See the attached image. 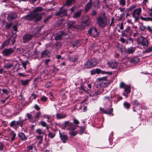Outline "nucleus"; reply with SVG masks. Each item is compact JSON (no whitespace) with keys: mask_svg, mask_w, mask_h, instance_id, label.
Here are the masks:
<instances>
[{"mask_svg":"<svg viewBox=\"0 0 152 152\" xmlns=\"http://www.w3.org/2000/svg\"><path fill=\"white\" fill-rule=\"evenodd\" d=\"M25 18L29 21L35 19L34 22H36L40 21L42 18V15L40 13H31L28 14L25 16Z\"/></svg>","mask_w":152,"mask_h":152,"instance_id":"nucleus-1","label":"nucleus"},{"mask_svg":"<svg viewBox=\"0 0 152 152\" xmlns=\"http://www.w3.org/2000/svg\"><path fill=\"white\" fill-rule=\"evenodd\" d=\"M62 129H65L66 128L67 130L73 131L76 129L77 127H79V126L75 125L73 123L67 121H65L64 123L62 125Z\"/></svg>","mask_w":152,"mask_h":152,"instance_id":"nucleus-2","label":"nucleus"},{"mask_svg":"<svg viewBox=\"0 0 152 152\" xmlns=\"http://www.w3.org/2000/svg\"><path fill=\"white\" fill-rule=\"evenodd\" d=\"M121 88L124 89V91L123 93V95L126 97H128V94L130 92V86L126 85L125 83L122 82L120 85Z\"/></svg>","mask_w":152,"mask_h":152,"instance_id":"nucleus-3","label":"nucleus"},{"mask_svg":"<svg viewBox=\"0 0 152 152\" xmlns=\"http://www.w3.org/2000/svg\"><path fill=\"white\" fill-rule=\"evenodd\" d=\"M137 41L138 44H140L143 46H148V41L146 38L142 36L139 37L137 39Z\"/></svg>","mask_w":152,"mask_h":152,"instance_id":"nucleus-4","label":"nucleus"},{"mask_svg":"<svg viewBox=\"0 0 152 152\" xmlns=\"http://www.w3.org/2000/svg\"><path fill=\"white\" fill-rule=\"evenodd\" d=\"M36 34H31L27 33L24 35L22 38L23 42L26 43L31 41L34 37L36 36Z\"/></svg>","mask_w":152,"mask_h":152,"instance_id":"nucleus-5","label":"nucleus"},{"mask_svg":"<svg viewBox=\"0 0 152 152\" xmlns=\"http://www.w3.org/2000/svg\"><path fill=\"white\" fill-rule=\"evenodd\" d=\"M97 64V61L96 58H93L91 60L88 61L85 64L86 68H90L95 66Z\"/></svg>","mask_w":152,"mask_h":152,"instance_id":"nucleus-6","label":"nucleus"},{"mask_svg":"<svg viewBox=\"0 0 152 152\" xmlns=\"http://www.w3.org/2000/svg\"><path fill=\"white\" fill-rule=\"evenodd\" d=\"M15 49V47L13 48L5 49L2 51V53L4 56H9L12 53H14Z\"/></svg>","mask_w":152,"mask_h":152,"instance_id":"nucleus-7","label":"nucleus"},{"mask_svg":"<svg viewBox=\"0 0 152 152\" xmlns=\"http://www.w3.org/2000/svg\"><path fill=\"white\" fill-rule=\"evenodd\" d=\"M97 22L100 26L103 27H104L107 24L106 19L104 16L99 17L97 19Z\"/></svg>","mask_w":152,"mask_h":152,"instance_id":"nucleus-8","label":"nucleus"},{"mask_svg":"<svg viewBox=\"0 0 152 152\" xmlns=\"http://www.w3.org/2000/svg\"><path fill=\"white\" fill-rule=\"evenodd\" d=\"M132 30L130 27L128 26L125 30L123 31L121 35L122 37H130L132 35Z\"/></svg>","mask_w":152,"mask_h":152,"instance_id":"nucleus-9","label":"nucleus"},{"mask_svg":"<svg viewBox=\"0 0 152 152\" xmlns=\"http://www.w3.org/2000/svg\"><path fill=\"white\" fill-rule=\"evenodd\" d=\"M88 33L90 36L94 37L99 35V32L95 28L92 27L88 31Z\"/></svg>","mask_w":152,"mask_h":152,"instance_id":"nucleus-10","label":"nucleus"},{"mask_svg":"<svg viewBox=\"0 0 152 152\" xmlns=\"http://www.w3.org/2000/svg\"><path fill=\"white\" fill-rule=\"evenodd\" d=\"M67 10L66 9H64L63 7H61L60 10L55 13L56 16L62 17L66 15Z\"/></svg>","mask_w":152,"mask_h":152,"instance_id":"nucleus-11","label":"nucleus"},{"mask_svg":"<svg viewBox=\"0 0 152 152\" xmlns=\"http://www.w3.org/2000/svg\"><path fill=\"white\" fill-rule=\"evenodd\" d=\"M90 24V20L89 18L81 22L80 25H78L79 30L83 29L85 27L89 26Z\"/></svg>","mask_w":152,"mask_h":152,"instance_id":"nucleus-12","label":"nucleus"},{"mask_svg":"<svg viewBox=\"0 0 152 152\" xmlns=\"http://www.w3.org/2000/svg\"><path fill=\"white\" fill-rule=\"evenodd\" d=\"M75 22L70 21L67 23V27L68 29H73L79 30L78 25H75Z\"/></svg>","mask_w":152,"mask_h":152,"instance_id":"nucleus-13","label":"nucleus"},{"mask_svg":"<svg viewBox=\"0 0 152 152\" xmlns=\"http://www.w3.org/2000/svg\"><path fill=\"white\" fill-rule=\"evenodd\" d=\"M99 110L101 112H100V113H105L109 115H111V114L112 115H113V108L107 109L106 110H105L104 108L100 107L99 108Z\"/></svg>","mask_w":152,"mask_h":152,"instance_id":"nucleus-14","label":"nucleus"},{"mask_svg":"<svg viewBox=\"0 0 152 152\" xmlns=\"http://www.w3.org/2000/svg\"><path fill=\"white\" fill-rule=\"evenodd\" d=\"M67 33L64 31H61L60 33L57 34L54 37V39L56 41L61 40L62 37L67 35Z\"/></svg>","mask_w":152,"mask_h":152,"instance_id":"nucleus-15","label":"nucleus"},{"mask_svg":"<svg viewBox=\"0 0 152 152\" xmlns=\"http://www.w3.org/2000/svg\"><path fill=\"white\" fill-rule=\"evenodd\" d=\"M17 17L18 16L16 13L12 12L8 14L7 19L8 21H11L16 19Z\"/></svg>","mask_w":152,"mask_h":152,"instance_id":"nucleus-16","label":"nucleus"},{"mask_svg":"<svg viewBox=\"0 0 152 152\" xmlns=\"http://www.w3.org/2000/svg\"><path fill=\"white\" fill-rule=\"evenodd\" d=\"M95 72L96 73L99 74L101 73L102 74H106L107 75H112L113 73L111 72H105V71L101 70L99 69H95Z\"/></svg>","mask_w":152,"mask_h":152,"instance_id":"nucleus-17","label":"nucleus"},{"mask_svg":"<svg viewBox=\"0 0 152 152\" xmlns=\"http://www.w3.org/2000/svg\"><path fill=\"white\" fill-rule=\"evenodd\" d=\"M59 135L62 142L64 143L66 142V141L68 140L67 136L66 135L61 134L60 132L59 133Z\"/></svg>","mask_w":152,"mask_h":152,"instance_id":"nucleus-18","label":"nucleus"},{"mask_svg":"<svg viewBox=\"0 0 152 152\" xmlns=\"http://www.w3.org/2000/svg\"><path fill=\"white\" fill-rule=\"evenodd\" d=\"M92 4V0H90L89 2L86 4L85 7V11L86 12H87L91 8Z\"/></svg>","mask_w":152,"mask_h":152,"instance_id":"nucleus-19","label":"nucleus"},{"mask_svg":"<svg viewBox=\"0 0 152 152\" xmlns=\"http://www.w3.org/2000/svg\"><path fill=\"white\" fill-rule=\"evenodd\" d=\"M107 64L109 67L113 69L115 68L117 66V63L116 61H112L108 62Z\"/></svg>","mask_w":152,"mask_h":152,"instance_id":"nucleus-20","label":"nucleus"},{"mask_svg":"<svg viewBox=\"0 0 152 152\" xmlns=\"http://www.w3.org/2000/svg\"><path fill=\"white\" fill-rule=\"evenodd\" d=\"M141 11V9L140 8L135 9L134 10L132 14V17L134 18L135 14H137V15H139Z\"/></svg>","mask_w":152,"mask_h":152,"instance_id":"nucleus-21","label":"nucleus"},{"mask_svg":"<svg viewBox=\"0 0 152 152\" xmlns=\"http://www.w3.org/2000/svg\"><path fill=\"white\" fill-rule=\"evenodd\" d=\"M50 55V53L48 50H44L41 52V56L42 57L46 58L48 57Z\"/></svg>","mask_w":152,"mask_h":152,"instance_id":"nucleus-22","label":"nucleus"},{"mask_svg":"<svg viewBox=\"0 0 152 152\" xmlns=\"http://www.w3.org/2000/svg\"><path fill=\"white\" fill-rule=\"evenodd\" d=\"M82 12V11L81 10H77V12H75L74 14V18H75L79 17L81 15Z\"/></svg>","mask_w":152,"mask_h":152,"instance_id":"nucleus-23","label":"nucleus"},{"mask_svg":"<svg viewBox=\"0 0 152 152\" xmlns=\"http://www.w3.org/2000/svg\"><path fill=\"white\" fill-rule=\"evenodd\" d=\"M135 47H131L127 49V52L129 54H132L135 51Z\"/></svg>","mask_w":152,"mask_h":152,"instance_id":"nucleus-24","label":"nucleus"},{"mask_svg":"<svg viewBox=\"0 0 152 152\" xmlns=\"http://www.w3.org/2000/svg\"><path fill=\"white\" fill-rule=\"evenodd\" d=\"M18 135L20 138L22 140H25L27 139L26 137L25 136L24 134L23 133H19Z\"/></svg>","mask_w":152,"mask_h":152,"instance_id":"nucleus-25","label":"nucleus"},{"mask_svg":"<svg viewBox=\"0 0 152 152\" xmlns=\"http://www.w3.org/2000/svg\"><path fill=\"white\" fill-rule=\"evenodd\" d=\"M57 118L58 119H61L62 118H65L66 116V115L65 114H62L61 113H58L56 115Z\"/></svg>","mask_w":152,"mask_h":152,"instance_id":"nucleus-26","label":"nucleus"},{"mask_svg":"<svg viewBox=\"0 0 152 152\" xmlns=\"http://www.w3.org/2000/svg\"><path fill=\"white\" fill-rule=\"evenodd\" d=\"M75 0H67L66 3L64 4V6H70L75 2Z\"/></svg>","mask_w":152,"mask_h":152,"instance_id":"nucleus-27","label":"nucleus"},{"mask_svg":"<svg viewBox=\"0 0 152 152\" xmlns=\"http://www.w3.org/2000/svg\"><path fill=\"white\" fill-rule=\"evenodd\" d=\"M16 134L13 131H12L10 133V136L12 142L15 139Z\"/></svg>","mask_w":152,"mask_h":152,"instance_id":"nucleus-28","label":"nucleus"},{"mask_svg":"<svg viewBox=\"0 0 152 152\" xmlns=\"http://www.w3.org/2000/svg\"><path fill=\"white\" fill-rule=\"evenodd\" d=\"M30 80L29 79H26V80H21L20 82L22 84V85L25 86L27 85L29 83Z\"/></svg>","mask_w":152,"mask_h":152,"instance_id":"nucleus-29","label":"nucleus"},{"mask_svg":"<svg viewBox=\"0 0 152 152\" xmlns=\"http://www.w3.org/2000/svg\"><path fill=\"white\" fill-rule=\"evenodd\" d=\"M110 82H102L100 83V85L102 87H107L110 84Z\"/></svg>","mask_w":152,"mask_h":152,"instance_id":"nucleus-30","label":"nucleus"},{"mask_svg":"<svg viewBox=\"0 0 152 152\" xmlns=\"http://www.w3.org/2000/svg\"><path fill=\"white\" fill-rule=\"evenodd\" d=\"M61 44L60 42H57L53 45V47L56 49H59Z\"/></svg>","mask_w":152,"mask_h":152,"instance_id":"nucleus-31","label":"nucleus"},{"mask_svg":"<svg viewBox=\"0 0 152 152\" xmlns=\"http://www.w3.org/2000/svg\"><path fill=\"white\" fill-rule=\"evenodd\" d=\"M140 61V58H135L132 59L130 61V62L132 63H133L134 64H136Z\"/></svg>","mask_w":152,"mask_h":152,"instance_id":"nucleus-32","label":"nucleus"},{"mask_svg":"<svg viewBox=\"0 0 152 152\" xmlns=\"http://www.w3.org/2000/svg\"><path fill=\"white\" fill-rule=\"evenodd\" d=\"M13 66V64L12 63H11L9 64H6L4 65L3 67L5 69H9L11 68Z\"/></svg>","mask_w":152,"mask_h":152,"instance_id":"nucleus-33","label":"nucleus"},{"mask_svg":"<svg viewBox=\"0 0 152 152\" xmlns=\"http://www.w3.org/2000/svg\"><path fill=\"white\" fill-rule=\"evenodd\" d=\"M77 59V58L76 56H72L69 57V60L72 61H75Z\"/></svg>","mask_w":152,"mask_h":152,"instance_id":"nucleus-34","label":"nucleus"},{"mask_svg":"<svg viewBox=\"0 0 152 152\" xmlns=\"http://www.w3.org/2000/svg\"><path fill=\"white\" fill-rule=\"evenodd\" d=\"M10 39H8L5 41L2 44V46L3 47L7 46L9 45L10 43Z\"/></svg>","mask_w":152,"mask_h":152,"instance_id":"nucleus-35","label":"nucleus"},{"mask_svg":"<svg viewBox=\"0 0 152 152\" xmlns=\"http://www.w3.org/2000/svg\"><path fill=\"white\" fill-rule=\"evenodd\" d=\"M43 8L41 7H38L35 8L33 10L34 13H37V12L41 11Z\"/></svg>","mask_w":152,"mask_h":152,"instance_id":"nucleus-36","label":"nucleus"},{"mask_svg":"<svg viewBox=\"0 0 152 152\" xmlns=\"http://www.w3.org/2000/svg\"><path fill=\"white\" fill-rule=\"evenodd\" d=\"M140 19L143 20L145 21H152V19L151 17L144 18L142 17H140Z\"/></svg>","mask_w":152,"mask_h":152,"instance_id":"nucleus-37","label":"nucleus"},{"mask_svg":"<svg viewBox=\"0 0 152 152\" xmlns=\"http://www.w3.org/2000/svg\"><path fill=\"white\" fill-rule=\"evenodd\" d=\"M26 115L28 117V119L29 121H31L32 123H34V122L32 121V115L31 114L29 113H27Z\"/></svg>","mask_w":152,"mask_h":152,"instance_id":"nucleus-38","label":"nucleus"},{"mask_svg":"<svg viewBox=\"0 0 152 152\" xmlns=\"http://www.w3.org/2000/svg\"><path fill=\"white\" fill-rule=\"evenodd\" d=\"M152 51V47H150L148 48L146 50L144 51L143 52V53H149Z\"/></svg>","mask_w":152,"mask_h":152,"instance_id":"nucleus-39","label":"nucleus"},{"mask_svg":"<svg viewBox=\"0 0 152 152\" xmlns=\"http://www.w3.org/2000/svg\"><path fill=\"white\" fill-rule=\"evenodd\" d=\"M36 131V132L39 134H44V132L43 131H42V130L40 129H37Z\"/></svg>","mask_w":152,"mask_h":152,"instance_id":"nucleus-40","label":"nucleus"},{"mask_svg":"<svg viewBox=\"0 0 152 152\" xmlns=\"http://www.w3.org/2000/svg\"><path fill=\"white\" fill-rule=\"evenodd\" d=\"M85 130V126H80V134H82L84 132Z\"/></svg>","mask_w":152,"mask_h":152,"instance_id":"nucleus-41","label":"nucleus"},{"mask_svg":"<svg viewBox=\"0 0 152 152\" xmlns=\"http://www.w3.org/2000/svg\"><path fill=\"white\" fill-rule=\"evenodd\" d=\"M52 18V16L51 15L47 17L44 20V22L46 23L49 20Z\"/></svg>","mask_w":152,"mask_h":152,"instance_id":"nucleus-42","label":"nucleus"},{"mask_svg":"<svg viewBox=\"0 0 152 152\" xmlns=\"http://www.w3.org/2000/svg\"><path fill=\"white\" fill-rule=\"evenodd\" d=\"M107 78L106 77H104L101 78H97V80L99 81H101L102 80H107Z\"/></svg>","mask_w":152,"mask_h":152,"instance_id":"nucleus-43","label":"nucleus"},{"mask_svg":"<svg viewBox=\"0 0 152 152\" xmlns=\"http://www.w3.org/2000/svg\"><path fill=\"white\" fill-rule=\"evenodd\" d=\"M21 117H19L18 121H17V122L16 123V125H15L16 128H17L19 126V124H20V121L21 120Z\"/></svg>","mask_w":152,"mask_h":152,"instance_id":"nucleus-44","label":"nucleus"},{"mask_svg":"<svg viewBox=\"0 0 152 152\" xmlns=\"http://www.w3.org/2000/svg\"><path fill=\"white\" fill-rule=\"evenodd\" d=\"M16 37H10V41H12V45H13L14 43V42H15L16 41V40H15V38H16Z\"/></svg>","mask_w":152,"mask_h":152,"instance_id":"nucleus-45","label":"nucleus"},{"mask_svg":"<svg viewBox=\"0 0 152 152\" xmlns=\"http://www.w3.org/2000/svg\"><path fill=\"white\" fill-rule=\"evenodd\" d=\"M120 40L123 43H126V44H127L128 42L127 40H126L124 38L121 37L120 39Z\"/></svg>","mask_w":152,"mask_h":152,"instance_id":"nucleus-46","label":"nucleus"},{"mask_svg":"<svg viewBox=\"0 0 152 152\" xmlns=\"http://www.w3.org/2000/svg\"><path fill=\"white\" fill-rule=\"evenodd\" d=\"M16 122L15 121H13L11 122L10 124V126L11 127H13L14 128H15Z\"/></svg>","mask_w":152,"mask_h":152,"instance_id":"nucleus-47","label":"nucleus"},{"mask_svg":"<svg viewBox=\"0 0 152 152\" xmlns=\"http://www.w3.org/2000/svg\"><path fill=\"white\" fill-rule=\"evenodd\" d=\"M52 85V83L50 82H47L45 85V86L47 88H48L49 87L51 86Z\"/></svg>","mask_w":152,"mask_h":152,"instance_id":"nucleus-48","label":"nucleus"},{"mask_svg":"<svg viewBox=\"0 0 152 152\" xmlns=\"http://www.w3.org/2000/svg\"><path fill=\"white\" fill-rule=\"evenodd\" d=\"M12 25V22H11L9 23H7L5 26V27L7 28H9Z\"/></svg>","mask_w":152,"mask_h":152,"instance_id":"nucleus-49","label":"nucleus"},{"mask_svg":"<svg viewBox=\"0 0 152 152\" xmlns=\"http://www.w3.org/2000/svg\"><path fill=\"white\" fill-rule=\"evenodd\" d=\"M55 136V134H53L52 132H50L48 133V137L51 138H53Z\"/></svg>","mask_w":152,"mask_h":152,"instance_id":"nucleus-50","label":"nucleus"},{"mask_svg":"<svg viewBox=\"0 0 152 152\" xmlns=\"http://www.w3.org/2000/svg\"><path fill=\"white\" fill-rule=\"evenodd\" d=\"M124 106L127 109H129L130 106L129 104L127 102H125L124 103Z\"/></svg>","mask_w":152,"mask_h":152,"instance_id":"nucleus-51","label":"nucleus"},{"mask_svg":"<svg viewBox=\"0 0 152 152\" xmlns=\"http://www.w3.org/2000/svg\"><path fill=\"white\" fill-rule=\"evenodd\" d=\"M140 28L141 31H143L145 29V28L144 26L142 24H140Z\"/></svg>","mask_w":152,"mask_h":152,"instance_id":"nucleus-52","label":"nucleus"},{"mask_svg":"<svg viewBox=\"0 0 152 152\" xmlns=\"http://www.w3.org/2000/svg\"><path fill=\"white\" fill-rule=\"evenodd\" d=\"M18 25L17 24H15V25L13 26L12 27V28L13 29V31H18V28L17 26Z\"/></svg>","mask_w":152,"mask_h":152,"instance_id":"nucleus-53","label":"nucleus"},{"mask_svg":"<svg viewBox=\"0 0 152 152\" xmlns=\"http://www.w3.org/2000/svg\"><path fill=\"white\" fill-rule=\"evenodd\" d=\"M120 3L121 5L124 6L126 4V1L125 0H120Z\"/></svg>","mask_w":152,"mask_h":152,"instance_id":"nucleus-54","label":"nucleus"},{"mask_svg":"<svg viewBox=\"0 0 152 152\" xmlns=\"http://www.w3.org/2000/svg\"><path fill=\"white\" fill-rule=\"evenodd\" d=\"M41 99L42 101L45 102L47 101V98L45 96H43L41 98Z\"/></svg>","mask_w":152,"mask_h":152,"instance_id":"nucleus-55","label":"nucleus"},{"mask_svg":"<svg viewBox=\"0 0 152 152\" xmlns=\"http://www.w3.org/2000/svg\"><path fill=\"white\" fill-rule=\"evenodd\" d=\"M40 123H41V125L42 126H43V127H45L46 126H47V124L44 121H41L40 122Z\"/></svg>","mask_w":152,"mask_h":152,"instance_id":"nucleus-56","label":"nucleus"},{"mask_svg":"<svg viewBox=\"0 0 152 152\" xmlns=\"http://www.w3.org/2000/svg\"><path fill=\"white\" fill-rule=\"evenodd\" d=\"M41 114V113L40 112L37 113V114L35 116V118L37 119V118H39V117Z\"/></svg>","mask_w":152,"mask_h":152,"instance_id":"nucleus-57","label":"nucleus"},{"mask_svg":"<svg viewBox=\"0 0 152 152\" xmlns=\"http://www.w3.org/2000/svg\"><path fill=\"white\" fill-rule=\"evenodd\" d=\"M148 12L150 16L151 17V18L152 19V8L149 10Z\"/></svg>","mask_w":152,"mask_h":152,"instance_id":"nucleus-58","label":"nucleus"},{"mask_svg":"<svg viewBox=\"0 0 152 152\" xmlns=\"http://www.w3.org/2000/svg\"><path fill=\"white\" fill-rule=\"evenodd\" d=\"M69 134L72 136H75L76 135V133L72 131L69 132Z\"/></svg>","mask_w":152,"mask_h":152,"instance_id":"nucleus-59","label":"nucleus"},{"mask_svg":"<svg viewBox=\"0 0 152 152\" xmlns=\"http://www.w3.org/2000/svg\"><path fill=\"white\" fill-rule=\"evenodd\" d=\"M34 147V146L33 145H29L27 147V148H28V151H30L31 150H32L33 149V148Z\"/></svg>","mask_w":152,"mask_h":152,"instance_id":"nucleus-60","label":"nucleus"},{"mask_svg":"<svg viewBox=\"0 0 152 152\" xmlns=\"http://www.w3.org/2000/svg\"><path fill=\"white\" fill-rule=\"evenodd\" d=\"M33 96V98L34 99H35L37 97V95L35 94H34V93H32L31 94V97L30 98H29V99H31V98Z\"/></svg>","mask_w":152,"mask_h":152,"instance_id":"nucleus-61","label":"nucleus"},{"mask_svg":"<svg viewBox=\"0 0 152 152\" xmlns=\"http://www.w3.org/2000/svg\"><path fill=\"white\" fill-rule=\"evenodd\" d=\"M4 145L2 142H0V150L1 151H2L3 149Z\"/></svg>","mask_w":152,"mask_h":152,"instance_id":"nucleus-62","label":"nucleus"},{"mask_svg":"<svg viewBox=\"0 0 152 152\" xmlns=\"http://www.w3.org/2000/svg\"><path fill=\"white\" fill-rule=\"evenodd\" d=\"M73 122L74 124L76 125L78 124L79 123V121L75 119H73Z\"/></svg>","mask_w":152,"mask_h":152,"instance_id":"nucleus-63","label":"nucleus"},{"mask_svg":"<svg viewBox=\"0 0 152 152\" xmlns=\"http://www.w3.org/2000/svg\"><path fill=\"white\" fill-rule=\"evenodd\" d=\"M3 93L6 94H8L9 93L8 91L6 89H3L2 90Z\"/></svg>","mask_w":152,"mask_h":152,"instance_id":"nucleus-64","label":"nucleus"}]
</instances>
